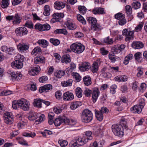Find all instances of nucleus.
I'll list each match as a JSON object with an SVG mask.
<instances>
[{
  "label": "nucleus",
  "mask_w": 147,
  "mask_h": 147,
  "mask_svg": "<svg viewBox=\"0 0 147 147\" xmlns=\"http://www.w3.org/2000/svg\"><path fill=\"white\" fill-rule=\"evenodd\" d=\"M104 42L107 44H112L113 43V40L112 38H110L109 37H107L104 39Z\"/></svg>",
  "instance_id": "nucleus-57"
},
{
  "label": "nucleus",
  "mask_w": 147,
  "mask_h": 147,
  "mask_svg": "<svg viewBox=\"0 0 147 147\" xmlns=\"http://www.w3.org/2000/svg\"><path fill=\"white\" fill-rule=\"evenodd\" d=\"M64 14L63 13H54L53 15V17L57 21L59 22L60 20L64 17Z\"/></svg>",
  "instance_id": "nucleus-30"
},
{
  "label": "nucleus",
  "mask_w": 147,
  "mask_h": 147,
  "mask_svg": "<svg viewBox=\"0 0 147 147\" xmlns=\"http://www.w3.org/2000/svg\"><path fill=\"white\" fill-rule=\"evenodd\" d=\"M91 78L89 76H84L83 78L84 84L86 86H89L92 84Z\"/></svg>",
  "instance_id": "nucleus-25"
},
{
  "label": "nucleus",
  "mask_w": 147,
  "mask_h": 147,
  "mask_svg": "<svg viewBox=\"0 0 147 147\" xmlns=\"http://www.w3.org/2000/svg\"><path fill=\"white\" fill-rule=\"evenodd\" d=\"M65 25L70 30H74L76 28V26L73 20L70 18H67L66 20Z\"/></svg>",
  "instance_id": "nucleus-10"
},
{
  "label": "nucleus",
  "mask_w": 147,
  "mask_h": 147,
  "mask_svg": "<svg viewBox=\"0 0 147 147\" xmlns=\"http://www.w3.org/2000/svg\"><path fill=\"white\" fill-rule=\"evenodd\" d=\"M143 26V24H139L135 28V31L138 32L140 31Z\"/></svg>",
  "instance_id": "nucleus-64"
},
{
  "label": "nucleus",
  "mask_w": 147,
  "mask_h": 147,
  "mask_svg": "<svg viewBox=\"0 0 147 147\" xmlns=\"http://www.w3.org/2000/svg\"><path fill=\"white\" fill-rule=\"evenodd\" d=\"M15 32L16 36L20 37L26 35L28 33L27 29L24 26L17 28L15 30Z\"/></svg>",
  "instance_id": "nucleus-8"
},
{
  "label": "nucleus",
  "mask_w": 147,
  "mask_h": 147,
  "mask_svg": "<svg viewBox=\"0 0 147 147\" xmlns=\"http://www.w3.org/2000/svg\"><path fill=\"white\" fill-rule=\"evenodd\" d=\"M86 20L87 22L91 24H96L97 22V21L96 19L92 17L87 18Z\"/></svg>",
  "instance_id": "nucleus-39"
},
{
  "label": "nucleus",
  "mask_w": 147,
  "mask_h": 147,
  "mask_svg": "<svg viewBox=\"0 0 147 147\" xmlns=\"http://www.w3.org/2000/svg\"><path fill=\"white\" fill-rule=\"evenodd\" d=\"M63 98L64 101H69L72 100L74 97L72 93L67 91L63 94Z\"/></svg>",
  "instance_id": "nucleus-12"
},
{
  "label": "nucleus",
  "mask_w": 147,
  "mask_h": 147,
  "mask_svg": "<svg viewBox=\"0 0 147 147\" xmlns=\"http://www.w3.org/2000/svg\"><path fill=\"white\" fill-rule=\"evenodd\" d=\"M50 41L55 46H57L60 43V41L59 40L54 38H50Z\"/></svg>",
  "instance_id": "nucleus-45"
},
{
  "label": "nucleus",
  "mask_w": 147,
  "mask_h": 147,
  "mask_svg": "<svg viewBox=\"0 0 147 147\" xmlns=\"http://www.w3.org/2000/svg\"><path fill=\"white\" fill-rule=\"evenodd\" d=\"M63 122V119L60 117L55 119L54 121L55 125L56 126H59L61 123Z\"/></svg>",
  "instance_id": "nucleus-33"
},
{
  "label": "nucleus",
  "mask_w": 147,
  "mask_h": 147,
  "mask_svg": "<svg viewBox=\"0 0 147 147\" xmlns=\"http://www.w3.org/2000/svg\"><path fill=\"white\" fill-rule=\"evenodd\" d=\"M84 136L82 138L78 137L73 141L71 142V147H78L80 146L83 145L86 143L88 140L92 139V132L90 131L85 132Z\"/></svg>",
  "instance_id": "nucleus-1"
},
{
  "label": "nucleus",
  "mask_w": 147,
  "mask_h": 147,
  "mask_svg": "<svg viewBox=\"0 0 147 147\" xmlns=\"http://www.w3.org/2000/svg\"><path fill=\"white\" fill-rule=\"evenodd\" d=\"M50 9L49 6L48 5H45L44 7L43 15L45 16H48L50 14Z\"/></svg>",
  "instance_id": "nucleus-40"
},
{
  "label": "nucleus",
  "mask_w": 147,
  "mask_h": 147,
  "mask_svg": "<svg viewBox=\"0 0 147 147\" xmlns=\"http://www.w3.org/2000/svg\"><path fill=\"white\" fill-rule=\"evenodd\" d=\"M82 105L81 103L79 101H75L72 102L71 103L70 106V108L72 110H74L78 108V107Z\"/></svg>",
  "instance_id": "nucleus-29"
},
{
  "label": "nucleus",
  "mask_w": 147,
  "mask_h": 147,
  "mask_svg": "<svg viewBox=\"0 0 147 147\" xmlns=\"http://www.w3.org/2000/svg\"><path fill=\"white\" fill-rule=\"evenodd\" d=\"M75 92L78 97L80 98L82 97V90L80 88H77L76 89Z\"/></svg>",
  "instance_id": "nucleus-50"
},
{
  "label": "nucleus",
  "mask_w": 147,
  "mask_h": 147,
  "mask_svg": "<svg viewBox=\"0 0 147 147\" xmlns=\"http://www.w3.org/2000/svg\"><path fill=\"white\" fill-rule=\"evenodd\" d=\"M29 120L30 121H34L37 119V113H35L30 115L27 117Z\"/></svg>",
  "instance_id": "nucleus-38"
},
{
  "label": "nucleus",
  "mask_w": 147,
  "mask_h": 147,
  "mask_svg": "<svg viewBox=\"0 0 147 147\" xmlns=\"http://www.w3.org/2000/svg\"><path fill=\"white\" fill-rule=\"evenodd\" d=\"M58 143L62 147H65L68 144L67 141L65 140H59Z\"/></svg>",
  "instance_id": "nucleus-56"
},
{
  "label": "nucleus",
  "mask_w": 147,
  "mask_h": 147,
  "mask_svg": "<svg viewBox=\"0 0 147 147\" xmlns=\"http://www.w3.org/2000/svg\"><path fill=\"white\" fill-rule=\"evenodd\" d=\"M77 18L78 20L81 22L83 24H86V20L84 18L80 15H78L77 16Z\"/></svg>",
  "instance_id": "nucleus-51"
},
{
  "label": "nucleus",
  "mask_w": 147,
  "mask_h": 147,
  "mask_svg": "<svg viewBox=\"0 0 147 147\" xmlns=\"http://www.w3.org/2000/svg\"><path fill=\"white\" fill-rule=\"evenodd\" d=\"M19 50L26 51L28 49L29 46L28 45L24 43H20L17 46Z\"/></svg>",
  "instance_id": "nucleus-18"
},
{
  "label": "nucleus",
  "mask_w": 147,
  "mask_h": 147,
  "mask_svg": "<svg viewBox=\"0 0 147 147\" xmlns=\"http://www.w3.org/2000/svg\"><path fill=\"white\" fill-rule=\"evenodd\" d=\"M108 57L111 62L114 63L116 61V58L115 57L114 53L109 54Z\"/></svg>",
  "instance_id": "nucleus-54"
},
{
  "label": "nucleus",
  "mask_w": 147,
  "mask_h": 147,
  "mask_svg": "<svg viewBox=\"0 0 147 147\" xmlns=\"http://www.w3.org/2000/svg\"><path fill=\"white\" fill-rule=\"evenodd\" d=\"M34 28L40 31H43V25L39 23H37L34 26Z\"/></svg>",
  "instance_id": "nucleus-55"
},
{
  "label": "nucleus",
  "mask_w": 147,
  "mask_h": 147,
  "mask_svg": "<svg viewBox=\"0 0 147 147\" xmlns=\"http://www.w3.org/2000/svg\"><path fill=\"white\" fill-rule=\"evenodd\" d=\"M71 61L70 57L69 55H64L62 57L61 61L62 63H67Z\"/></svg>",
  "instance_id": "nucleus-28"
},
{
  "label": "nucleus",
  "mask_w": 147,
  "mask_h": 147,
  "mask_svg": "<svg viewBox=\"0 0 147 147\" xmlns=\"http://www.w3.org/2000/svg\"><path fill=\"white\" fill-rule=\"evenodd\" d=\"M100 92L98 89L96 88H94L92 93V100L94 102H95L99 96Z\"/></svg>",
  "instance_id": "nucleus-14"
},
{
  "label": "nucleus",
  "mask_w": 147,
  "mask_h": 147,
  "mask_svg": "<svg viewBox=\"0 0 147 147\" xmlns=\"http://www.w3.org/2000/svg\"><path fill=\"white\" fill-rule=\"evenodd\" d=\"M122 33V34L126 37L125 38V40L126 41H129L133 38L134 34V30L124 29L123 30Z\"/></svg>",
  "instance_id": "nucleus-6"
},
{
  "label": "nucleus",
  "mask_w": 147,
  "mask_h": 147,
  "mask_svg": "<svg viewBox=\"0 0 147 147\" xmlns=\"http://www.w3.org/2000/svg\"><path fill=\"white\" fill-rule=\"evenodd\" d=\"M6 19L9 21L12 20V24L14 25L17 26L21 22L22 18L20 14L16 13L14 15L7 16Z\"/></svg>",
  "instance_id": "nucleus-2"
},
{
  "label": "nucleus",
  "mask_w": 147,
  "mask_h": 147,
  "mask_svg": "<svg viewBox=\"0 0 147 147\" xmlns=\"http://www.w3.org/2000/svg\"><path fill=\"white\" fill-rule=\"evenodd\" d=\"M133 7L135 9H137L140 8L141 4L139 2L136 1L132 3Z\"/></svg>",
  "instance_id": "nucleus-61"
},
{
  "label": "nucleus",
  "mask_w": 147,
  "mask_h": 147,
  "mask_svg": "<svg viewBox=\"0 0 147 147\" xmlns=\"http://www.w3.org/2000/svg\"><path fill=\"white\" fill-rule=\"evenodd\" d=\"M42 99L40 98H38L34 99L33 102L34 106L35 107H36L38 108H41L42 107Z\"/></svg>",
  "instance_id": "nucleus-24"
},
{
  "label": "nucleus",
  "mask_w": 147,
  "mask_h": 147,
  "mask_svg": "<svg viewBox=\"0 0 147 147\" xmlns=\"http://www.w3.org/2000/svg\"><path fill=\"white\" fill-rule=\"evenodd\" d=\"M9 0H2L1 7L3 8H5L8 7L9 5Z\"/></svg>",
  "instance_id": "nucleus-52"
},
{
  "label": "nucleus",
  "mask_w": 147,
  "mask_h": 147,
  "mask_svg": "<svg viewBox=\"0 0 147 147\" xmlns=\"http://www.w3.org/2000/svg\"><path fill=\"white\" fill-rule=\"evenodd\" d=\"M40 70V67L38 65H37L33 69H32L30 72V74L32 76H34L36 74V73L38 72Z\"/></svg>",
  "instance_id": "nucleus-34"
},
{
  "label": "nucleus",
  "mask_w": 147,
  "mask_h": 147,
  "mask_svg": "<svg viewBox=\"0 0 147 147\" xmlns=\"http://www.w3.org/2000/svg\"><path fill=\"white\" fill-rule=\"evenodd\" d=\"M45 59L43 57H36L34 58V63L36 64L43 63L45 62Z\"/></svg>",
  "instance_id": "nucleus-31"
},
{
  "label": "nucleus",
  "mask_w": 147,
  "mask_h": 147,
  "mask_svg": "<svg viewBox=\"0 0 147 147\" xmlns=\"http://www.w3.org/2000/svg\"><path fill=\"white\" fill-rule=\"evenodd\" d=\"M142 109L138 105H136L130 109V110L132 113H140L142 111Z\"/></svg>",
  "instance_id": "nucleus-20"
},
{
  "label": "nucleus",
  "mask_w": 147,
  "mask_h": 147,
  "mask_svg": "<svg viewBox=\"0 0 147 147\" xmlns=\"http://www.w3.org/2000/svg\"><path fill=\"white\" fill-rule=\"evenodd\" d=\"M79 11L81 14L84 15L86 12L87 9L85 6L80 5L78 7Z\"/></svg>",
  "instance_id": "nucleus-41"
},
{
  "label": "nucleus",
  "mask_w": 147,
  "mask_h": 147,
  "mask_svg": "<svg viewBox=\"0 0 147 147\" xmlns=\"http://www.w3.org/2000/svg\"><path fill=\"white\" fill-rule=\"evenodd\" d=\"M24 27H26L29 28H33V24L30 20H28L26 21V23L24 25Z\"/></svg>",
  "instance_id": "nucleus-49"
},
{
  "label": "nucleus",
  "mask_w": 147,
  "mask_h": 147,
  "mask_svg": "<svg viewBox=\"0 0 147 147\" xmlns=\"http://www.w3.org/2000/svg\"><path fill=\"white\" fill-rule=\"evenodd\" d=\"M11 79L14 80H18L22 78V74L20 72H12L10 74Z\"/></svg>",
  "instance_id": "nucleus-13"
},
{
  "label": "nucleus",
  "mask_w": 147,
  "mask_h": 147,
  "mask_svg": "<svg viewBox=\"0 0 147 147\" xmlns=\"http://www.w3.org/2000/svg\"><path fill=\"white\" fill-rule=\"evenodd\" d=\"M70 48L72 52L77 54H80L84 51L85 47L80 43L76 42L71 44Z\"/></svg>",
  "instance_id": "nucleus-3"
},
{
  "label": "nucleus",
  "mask_w": 147,
  "mask_h": 147,
  "mask_svg": "<svg viewBox=\"0 0 147 147\" xmlns=\"http://www.w3.org/2000/svg\"><path fill=\"white\" fill-rule=\"evenodd\" d=\"M73 80L72 79H69L66 81L62 82L61 84L62 86L63 87H66L67 86H71L72 85Z\"/></svg>",
  "instance_id": "nucleus-35"
},
{
  "label": "nucleus",
  "mask_w": 147,
  "mask_h": 147,
  "mask_svg": "<svg viewBox=\"0 0 147 147\" xmlns=\"http://www.w3.org/2000/svg\"><path fill=\"white\" fill-rule=\"evenodd\" d=\"M65 74V71L62 70H57L54 73V76L57 78H61Z\"/></svg>",
  "instance_id": "nucleus-32"
},
{
  "label": "nucleus",
  "mask_w": 147,
  "mask_h": 147,
  "mask_svg": "<svg viewBox=\"0 0 147 147\" xmlns=\"http://www.w3.org/2000/svg\"><path fill=\"white\" fill-rule=\"evenodd\" d=\"M41 52V50L40 48L39 47H37L33 49L32 52L31 54L32 55H36L37 54H39Z\"/></svg>",
  "instance_id": "nucleus-43"
},
{
  "label": "nucleus",
  "mask_w": 147,
  "mask_h": 147,
  "mask_svg": "<svg viewBox=\"0 0 147 147\" xmlns=\"http://www.w3.org/2000/svg\"><path fill=\"white\" fill-rule=\"evenodd\" d=\"M23 63L22 62L18 61L15 60L11 63V66L13 68L17 69H21L23 66Z\"/></svg>",
  "instance_id": "nucleus-19"
},
{
  "label": "nucleus",
  "mask_w": 147,
  "mask_h": 147,
  "mask_svg": "<svg viewBox=\"0 0 147 147\" xmlns=\"http://www.w3.org/2000/svg\"><path fill=\"white\" fill-rule=\"evenodd\" d=\"M37 43L43 48L47 47L49 45V42L45 39L39 40H38Z\"/></svg>",
  "instance_id": "nucleus-27"
},
{
  "label": "nucleus",
  "mask_w": 147,
  "mask_h": 147,
  "mask_svg": "<svg viewBox=\"0 0 147 147\" xmlns=\"http://www.w3.org/2000/svg\"><path fill=\"white\" fill-rule=\"evenodd\" d=\"M115 18L119 20L121 19L124 18H125V15L123 14L122 13H118L115 16Z\"/></svg>",
  "instance_id": "nucleus-58"
},
{
  "label": "nucleus",
  "mask_w": 147,
  "mask_h": 147,
  "mask_svg": "<svg viewBox=\"0 0 147 147\" xmlns=\"http://www.w3.org/2000/svg\"><path fill=\"white\" fill-rule=\"evenodd\" d=\"M92 12L94 14H104L105 13L104 9L102 7H95L92 11Z\"/></svg>",
  "instance_id": "nucleus-15"
},
{
  "label": "nucleus",
  "mask_w": 147,
  "mask_h": 147,
  "mask_svg": "<svg viewBox=\"0 0 147 147\" xmlns=\"http://www.w3.org/2000/svg\"><path fill=\"white\" fill-rule=\"evenodd\" d=\"M72 75L77 82H79L81 80V77L78 73L73 72L72 73Z\"/></svg>",
  "instance_id": "nucleus-46"
},
{
  "label": "nucleus",
  "mask_w": 147,
  "mask_h": 147,
  "mask_svg": "<svg viewBox=\"0 0 147 147\" xmlns=\"http://www.w3.org/2000/svg\"><path fill=\"white\" fill-rule=\"evenodd\" d=\"M102 29L101 26L98 24H93L91 26V30H101Z\"/></svg>",
  "instance_id": "nucleus-42"
},
{
  "label": "nucleus",
  "mask_w": 147,
  "mask_h": 147,
  "mask_svg": "<svg viewBox=\"0 0 147 147\" xmlns=\"http://www.w3.org/2000/svg\"><path fill=\"white\" fill-rule=\"evenodd\" d=\"M54 33L55 34H62L65 35L67 34V32L66 29L63 28L56 30L54 31Z\"/></svg>",
  "instance_id": "nucleus-37"
},
{
  "label": "nucleus",
  "mask_w": 147,
  "mask_h": 147,
  "mask_svg": "<svg viewBox=\"0 0 147 147\" xmlns=\"http://www.w3.org/2000/svg\"><path fill=\"white\" fill-rule=\"evenodd\" d=\"M19 100H14L12 102V107L13 109H16L18 107L20 108V105L19 104Z\"/></svg>",
  "instance_id": "nucleus-48"
},
{
  "label": "nucleus",
  "mask_w": 147,
  "mask_h": 147,
  "mask_svg": "<svg viewBox=\"0 0 147 147\" xmlns=\"http://www.w3.org/2000/svg\"><path fill=\"white\" fill-rule=\"evenodd\" d=\"M81 118L83 122L85 123L89 122L92 119V113L88 109H85L82 112Z\"/></svg>",
  "instance_id": "nucleus-4"
},
{
  "label": "nucleus",
  "mask_w": 147,
  "mask_h": 147,
  "mask_svg": "<svg viewBox=\"0 0 147 147\" xmlns=\"http://www.w3.org/2000/svg\"><path fill=\"white\" fill-rule=\"evenodd\" d=\"M65 6V3L62 1H55L54 4L55 8L58 10H60L64 8Z\"/></svg>",
  "instance_id": "nucleus-17"
},
{
  "label": "nucleus",
  "mask_w": 147,
  "mask_h": 147,
  "mask_svg": "<svg viewBox=\"0 0 147 147\" xmlns=\"http://www.w3.org/2000/svg\"><path fill=\"white\" fill-rule=\"evenodd\" d=\"M139 105L140 106L142 109L144 108L145 105V100L143 98H141L139 100Z\"/></svg>",
  "instance_id": "nucleus-62"
},
{
  "label": "nucleus",
  "mask_w": 147,
  "mask_h": 147,
  "mask_svg": "<svg viewBox=\"0 0 147 147\" xmlns=\"http://www.w3.org/2000/svg\"><path fill=\"white\" fill-rule=\"evenodd\" d=\"M100 111L103 114H107L109 112V109L105 107H102Z\"/></svg>",
  "instance_id": "nucleus-63"
},
{
  "label": "nucleus",
  "mask_w": 147,
  "mask_h": 147,
  "mask_svg": "<svg viewBox=\"0 0 147 147\" xmlns=\"http://www.w3.org/2000/svg\"><path fill=\"white\" fill-rule=\"evenodd\" d=\"M125 9L127 16L132 17L131 15L132 12L131 7L129 5H126L125 7Z\"/></svg>",
  "instance_id": "nucleus-44"
},
{
  "label": "nucleus",
  "mask_w": 147,
  "mask_h": 147,
  "mask_svg": "<svg viewBox=\"0 0 147 147\" xmlns=\"http://www.w3.org/2000/svg\"><path fill=\"white\" fill-rule=\"evenodd\" d=\"M23 135L25 137L33 138L35 136L36 134L34 132H24L23 133Z\"/></svg>",
  "instance_id": "nucleus-53"
},
{
  "label": "nucleus",
  "mask_w": 147,
  "mask_h": 147,
  "mask_svg": "<svg viewBox=\"0 0 147 147\" xmlns=\"http://www.w3.org/2000/svg\"><path fill=\"white\" fill-rule=\"evenodd\" d=\"M19 104L20 105V108L24 111H28L30 108V103L26 100L22 98L19 100Z\"/></svg>",
  "instance_id": "nucleus-7"
},
{
  "label": "nucleus",
  "mask_w": 147,
  "mask_h": 147,
  "mask_svg": "<svg viewBox=\"0 0 147 147\" xmlns=\"http://www.w3.org/2000/svg\"><path fill=\"white\" fill-rule=\"evenodd\" d=\"M4 122L7 124H12L13 121V116L11 112H6L4 115Z\"/></svg>",
  "instance_id": "nucleus-9"
},
{
  "label": "nucleus",
  "mask_w": 147,
  "mask_h": 147,
  "mask_svg": "<svg viewBox=\"0 0 147 147\" xmlns=\"http://www.w3.org/2000/svg\"><path fill=\"white\" fill-rule=\"evenodd\" d=\"M112 131L114 134L120 137L124 135L123 128L121 125L117 124L113 125L111 127Z\"/></svg>",
  "instance_id": "nucleus-5"
},
{
  "label": "nucleus",
  "mask_w": 147,
  "mask_h": 147,
  "mask_svg": "<svg viewBox=\"0 0 147 147\" xmlns=\"http://www.w3.org/2000/svg\"><path fill=\"white\" fill-rule=\"evenodd\" d=\"M116 81L118 82H126L127 80V77L125 75L119 76L115 78Z\"/></svg>",
  "instance_id": "nucleus-23"
},
{
  "label": "nucleus",
  "mask_w": 147,
  "mask_h": 147,
  "mask_svg": "<svg viewBox=\"0 0 147 147\" xmlns=\"http://www.w3.org/2000/svg\"><path fill=\"white\" fill-rule=\"evenodd\" d=\"M45 119V115L44 114L37 113V119L36 120L34 123L36 125L39 124L43 121Z\"/></svg>",
  "instance_id": "nucleus-21"
},
{
  "label": "nucleus",
  "mask_w": 147,
  "mask_h": 147,
  "mask_svg": "<svg viewBox=\"0 0 147 147\" xmlns=\"http://www.w3.org/2000/svg\"><path fill=\"white\" fill-rule=\"evenodd\" d=\"M133 57L132 54H128L125 57L123 61V63L125 65L127 64L129 62V61L132 59Z\"/></svg>",
  "instance_id": "nucleus-36"
},
{
  "label": "nucleus",
  "mask_w": 147,
  "mask_h": 147,
  "mask_svg": "<svg viewBox=\"0 0 147 147\" xmlns=\"http://www.w3.org/2000/svg\"><path fill=\"white\" fill-rule=\"evenodd\" d=\"M98 63L96 62H94L91 66H90V69L91 71L93 73H96L98 69Z\"/></svg>",
  "instance_id": "nucleus-22"
},
{
  "label": "nucleus",
  "mask_w": 147,
  "mask_h": 147,
  "mask_svg": "<svg viewBox=\"0 0 147 147\" xmlns=\"http://www.w3.org/2000/svg\"><path fill=\"white\" fill-rule=\"evenodd\" d=\"M94 111L95 116L97 119L100 121H102L103 118V113L100 111L95 110Z\"/></svg>",
  "instance_id": "nucleus-26"
},
{
  "label": "nucleus",
  "mask_w": 147,
  "mask_h": 147,
  "mask_svg": "<svg viewBox=\"0 0 147 147\" xmlns=\"http://www.w3.org/2000/svg\"><path fill=\"white\" fill-rule=\"evenodd\" d=\"M90 68V65L88 62H82L79 67L80 71H88Z\"/></svg>",
  "instance_id": "nucleus-11"
},
{
  "label": "nucleus",
  "mask_w": 147,
  "mask_h": 147,
  "mask_svg": "<svg viewBox=\"0 0 147 147\" xmlns=\"http://www.w3.org/2000/svg\"><path fill=\"white\" fill-rule=\"evenodd\" d=\"M120 123L119 125L124 127L125 129L127 128V121L125 119H122L121 120Z\"/></svg>",
  "instance_id": "nucleus-60"
},
{
  "label": "nucleus",
  "mask_w": 147,
  "mask_h": 147,
  "mask_svg": "<svg viewBox=\"0 0 147 147\" xmlns=\"http://www.w3.org/2000/svg\"><path fill=\"white\" fill-rule=\"evenodd\" d=\"M92 93V91L86 88H85L84 91V93L87 97H89L90 96V94Z\"/></svg>",
  "instance_id": "nucleus-59"
},
{
  "label": "nucleus",
  "mask_w": 147,
  "mask_h": 147,
  "mask_svg": "<svg viewBox=\"0 0 147 147\" xmlns=\"http://www.w3.org/2000/svg\"><path fill=\"white\" fill-rule=\"evenodd\" d=\"M15 60L23 63L24 60V57L20 54H18L15 57Z\"/></svg>",
  "instance_id": "nucleus-47"
},
{
  "label": "nucleus",
  "mask_w": 147,
  "mask_h": 147,
  "mask_svg": "<svg viewBox=\"0 0 147 147\" xmlns=\"http://www.w3.org/2000/svg\"><path fill=\"white\" fill-rule=\"evenodd\" d=\"M144 44L141 41H135L133 42L131 44L132 47L136 49H141L144 47Z\"/></svg>",
  "instance_id": "nucleus-16"
}]
</instances>
